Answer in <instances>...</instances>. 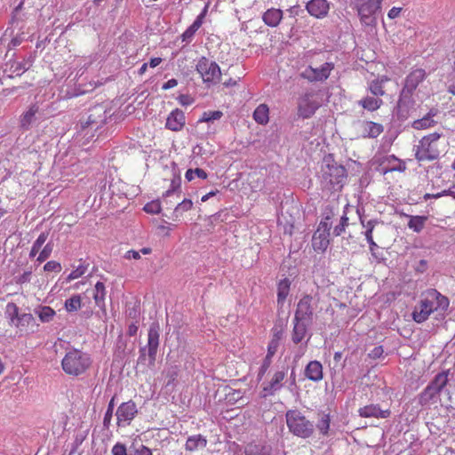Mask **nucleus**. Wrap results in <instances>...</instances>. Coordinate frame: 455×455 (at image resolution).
Returning a JSON list of instances; mask_svg holds the SVG:
<instances>
[{
    "instance_id": "obj_29",
    "label": "nucleus",
    "mask_w": 455,
    "mask_h": 455,
    "mask_svg": "<svg viewBox=\"0 0 455 455\" xmlns=\"http://www.w3.org/2000/svg\"><path fill=\"white\" fill-rule=\"evenodd\" d=\"M207 439L205 436L198 434L188 437L185 449L188 451H196L199 449H204L207 445Z\"/></svg>"
},
{
    "instance_id": "obj_64",
    "label": "nucleus",
    "mask_w": 455,
    "mask_h": 455,
    "mask_svg": "<svg viewBox=\"0 0 455 455\" xmlns=\"http://www.w3.org/2000/svg\"><path fill=\"white\" fill-rule=\"evenodd\" d=\"M401 11H402V8L393 7L392 9L389 10L387 16L389 19H392V20L395 19L396 17L399 16Z\"/></svg>"
},
{
    "instance_id": "obj_59",
    "label": "nucleus",
    "mask_w": 455,
    "mask_h": 455,
    "mask_svg": "<svg viewBox=\"0 0 455 455\" xmlns=\"http://www.w3.org/2000/svg\"><path fill=\"white\" fill-rule=\"evenodd\" d=\"M280 339L272 338L267 347V354L266 356L272 357L277 350Z\"/></svg>"
},
{
    "instance_id": "obj_15",
    "label": "nucleus",
    "mask_w": 455,
    "mask_h": 455,
    "mask_svg": "<svg viewBox=\"0 0 455 455\" xmlns=\"http://www.w3.org/2000/svg\"><path fill=\"white\" fill-rule=\"evenodd\" d=\"M333 68L334 65L331 62H325L320 68H315L308 66L299 76L309 82H323L330 76Z\"/></svg>"
},
{
    "instance_id": "obj_28",
    "label": "nucleus",
    "mask_w": 455,
    "mask_h": 455,
    "mask_svg": "<svg viewBox=\"0 0 455 455\" xmlns=\"http://www.w3.org/2000/svg\"><path fill=\"white\" fill-rule=\"evenodd\" d=\"M283 19V11L276 8L267 9L262 15L264 23L271 28H275L279 25Z\"/></svg>"
},
{
    "instance_id": "obj_25",
    "label": "nucleus",
    "mask_w": 455,
    "mask_h": 455,
    "mask_svg": "<svg viewBox=\"0 0 455 455\" xmlns=\"http://www.w3.org/2000/svg\"><path fill=\"white\" fill-rule=\"evenodd\" d=\"M385 164H387V166H382L381 168L384 174L389 172H403L406 169L404 163L394 155L386 156L382 162V165Z\"/></svg>"
},
{
    "instance_id": "obj_39",
    "label": "nucleus",
    "mask_w": 455,
    "mask_h": 455,
    "mask_svg": "<svg viewBox=\"0 0 455 455\" xmlns=\"http://www.w3.org/2000/svg\"><path fill=\"white\" fill-rule=\"evenodd\" d=\"M5 317L8 319L10 325H14L19 321L20 314L19 313L18 306L13 302H9L5 307Z\"/></svg>"
},
{
    "instance_id": "obj_45",
    "label": "nucleus",
    "mask_w": 455,
    "mask_h": 455,
    "mask_svg": "<svg viewBox=\"0 0 455 455\" xmlns=\"http://www.w3.org/2000/svg\"><path fill=\"white\" fill-rule=\"evenodd\" d=\"M36 313L43 323L51 322L55 315V311L49 306L41 307Z\"/></svg>"
},
{
    "instance_id": "obj_63",
    "label": "nucleus",
    "mask_w": 455,
    "mask_h": 455,
    "mask_svg": "<svg viewBox=\"0 0 455 455\" xmlns=\"http://www.w3.org/2000/svg\"><path fill=\"white\" fill-rule=\"evenodd\" d=\"M177 84L178 81L175 78H172L163 84L162 89L166 91L175 87Z\"/></svg>"
},
{
    "instance_id": "obj_53",
    "label": "nucleus",
    "mask_w": 455,
    "mask_h": 455,
    "mask_svg": "<svg viewBox=\"0 0 455 455\" xmlns=\"http://www.w3.org/2000/svg\"><path fill=\"white\" fill-rule=\"evenodd\" d=\"M34 320H35L34 316L31 314H29V313H23V314H20V316L19 317V321L16 322L15 326L17 328L23 327V326H28L32 322H34Z\"/></svg>"
},
{
    "instance_id": "obj_38",
    "label": "nucleus",
    "mask_w": 455,
    "mask_h": 455,
    "mask_svg": "<svg viewBox=\"0 0 455 455\" xmlns=\"http://www.w3.org/2000/svg\"><path fill=\"white\" fill-rule=\"evenodd\" d=\"M383 101L376 97L367 96L358 101V104L368 111H375L380 108Z\"/></svg>"
},
{
    "instance_id": "obj_7",
    "label": "nucleus",
    "mask_w": 455,
    "mask_h": 455,
    "mask_svg": "<svg viewBox=\"0 0 455 455\" xmlns=\"http://www.w3.org/2000/svg\"><path fill=\"white\" fill-rule=\"evenodd\" d=\"M160 326L157 323H152L148 329V344L140 348L138 363L154 366L156 360V354L159 347Z\"/></svg>"
},
{
    "instance_id": "obj_26",
    "label": "nucleus",
    "mask_w": 455,
    "mask_h": 455,
    "mask_svg": "<svg viewBox=\"0 0 455 455\" xmlns=\"http://www.w3.org/2000/svg\"><path fill=\"white\" fill-rule=\"evenodd\" d=\"M208 6L206 5L203 12L196 17L195 21L190 25L181 35L182 41L184 42H190L192 38L194 37L196 32L199 29V28L203 24V20L204 16L206 15Z\"/></svg>"
},
{
    "instance_id": "obj_18",
    "label": "nucleus",
    "mask_w": 455,
    "mask_h": 455,
    "mask_svg": "<svg viewBox=\"0 0 455 455\" xmlns=\"http://www.w3.org/2000/svg\"><path fill=\"white\" fill-rule=\"evenodd\" d=\"M358 414L363 418L387 419L391 415L389 409L382 410L379 404L371 403L361 407Z\"/></svg>"
},
{
    "instance_id": "obj_17",
    "label": "nucleus",
    "mask_w": 455,
    "mask_h": 455,
    "mask_svg": "<svg viewBox=\"0 0 455 455\" xmlns=\"http://www.w3.org/2000/svg\"><path fill=\"white\" fill-rule=\"evenodd\" d=\"M293 328L291 331V340L294 344L298 345L301 343L306 337H307L306 340V345L312 337V333L309 332V328L312 323H304L298 319L292 320Z\"/></svg>"
},
{
    "instance_id": "obj_33",
    "label": "nucleus",
    "mask_w": 455,
    "mask_h": 455,
    "mask_svg": "<svg viewBox=\"0 0 455 455\" xmlns=\"http://www.w3.org/2000/svg\"><path fill=\"white\" fill-rule=\"evenodd\" d=\"M363 137L377 138L383 132V126L371 121L363 122Z\"/></svg>"
},
{
    "instance_id": "obj_58",
    "label": "nucleus",
    "mask_w": 455,
    "mask_h": 455,
    "mask_svg": "<svg viewBox=\"0 0 455 455\" xmlns=\"http://www.w3.org/2000/svg\"><path fill=\"white\" fill-rule=\"evenodd\" d=\"M112 455H131L127 453V450L124 444L121 443H116L112 448Z\"/></svg>"
},
{
    "instance_id": "obj_43",
    "label": "nucleus",
    "mask_w": 455,
    "mask_h": 455,
    "mask_svg": "<svg viewBox=\"0 0 455 455\" xmlns=\"http://www.w3.org/2000/svg\"><path fill=\"white\" fill-rule=\"evenodd\" d=\"M287 319L278 318L275 320L274 327L272 328L273 338L282 339L286 328Z\"/></svg>"
},
{
    "instance_id": "obj_5",
    "label": "nucleus",
    "mask_w": 455,
    "mask_h": 455,
    "mask_svg": "<svg viewBox=\"0 0 455 455\" xmlns=\"http://www.w3.org/2000/svg\"><path fill=\"white\" fill-rule=\"evenodd\" d=\"M289 431L294 435L306 439L313 435L315 425L299 410H289L285 414Z\"/></svg>"
},
{
    "instance_id": "obj_16",
    "label": "nucleus",
    "mask_w": 455,
    "mask_h": 455,
    "mask_svg": "<svg viewBox=\"0 0 455 455\" xmlns=\"http://www.w3.org/2000/svg\"><path fill=\"white\" fill-rule=\"evenodd\" d=\"M137 413V406L133 401L122 403L116 412L118 427L130 425Z\"/></svg>"
},
{
    "instance_id": "obj_60",
    "label": "nucleus",
    "mask_w": 455,
    "mask_h": 455,
    "mask_svg": "<svg viewBox=\"0 0 455 455\" xmlns=\"http://www.w3.org/2000/svg\"><path fill=\"white\" fill-rule=\"evenodd\" d=\"M384 353V349L382 346L375 347L371 352L368 354V356L371 359H378L382 356Z\"/></svg>"
},
{
    "instance_id": "obj_47",
    "label": "nucleus",
    "mask_w": 455,
    "mask_h": 455,
    "mask_svg": "<svg viewBox=\"0 0 455 455\" xmlns=\"http://www.w3.org/2000/svg\"><path fill=\"white\" fill-rule=\"evenodd\" d=\"M81 307L80 295H74L65 301V308L68 312H76Z\"/></svg>"
},
{
    "instance_id": "obj_13",
    "label": "nucleus",
    "mask_w": 455,
    "mask_h": 455,
    "mask_svg": "<svg viewBox=\"0 0 455 455\" xmlns=\"http://www.w3.org/2000/svg\"><path fill=\"white\" fill-rule=\"evenodd\" d=\"M316 93L313 91L307 92L298 100V116L303 119L313 116L320 108L321 103L315 99Z\"/></svg>"
},
{
    "instance_id": "obj_22",
    "label": "nucleus",
    "mask_w": 455,
    "mask_h": 455,
    "mask_svg": "<svg viewBox=\"0 0 455 455\" xmlns=\"http://www.w3.org/2000/svg\"><path fill=\"white\" fill-rule=\"evenodd\" d=\"M39 112V106L35 103L29 106L20 117V128L27 131L36 121V114Z\"/></svg>"
},
{
    "instance_id": "obj_42",
    "label": "nucleus",
    "mask_w": 455,
    "mask_h": 455,
    "mask_svg": "<svg viewBox=\"0 0 455 455\" xmlns=\"http://www.w3.org/2000/svg\"><path fill=\"white\" fill-rule=\"evenodd\" d=\"M193 206V203L190 199H184L182 202L179 203L174 211L172 212V219L174 220H178L182 214L188 211H189Z\"/></svg>"
},
{
    "instance_id": "obj_31",
    "label": "nucleus",
    "mask_w": 455,
    "mask_h": 455,
    "mask_svg": "<svg viewBox=\"0 0 455 455\" xmlns=\"http://www.w3.org/2000/svg\"><path fill=\"white\" fill-rule=\"evenodd\" d=\"M284 377V371H276L269 384L263 388V391L266 393L265 395H273L277 390H279L282 387V381Z\"/></svg>"
},
{
    "instance_id": "obj_34",
    "label": "nucleus",
    "mask_w": 455,
    "mask_h": 455,
    "mask_svg": "<svg viewBox=\"0 0 455 455\" xmlns=\"http://www.w3.org/2000/svg\"><path fill=\"white\" fill-rule=\"evenodd\" d=\"M291 281L283 278L277 284V305L283 307L290 292Z\"/></svg>"
},
{
    "instance_id": "obj_55",
    "label": "nucleus",
    "mask_w": 455,
    "mask_h": 455,
    "mask_svg": "<svg viewBox=\"0 0 455 455\" xmlns=\"http://www.w3.org/2000/svg\"><path fill=\"white\" fill-rule=\"evenodd\" d=\"M166 378L168 379L166 386L172 385L178 377V369L176 366L169 368L165 372Z\"/></svg>"
},
{
    "instance_id": "obj_36",
    "label": "nucleus",
    "mask_w": 455,
    "mask_h": 455,
    "mask_svg": "<svg viewBox=\"0 0 455 455\" xmlns=\"http://www.w3.org/2000/svg\"><path fill=\"white\" fill-rule=\"evenodd\" d=\"M403 215L404 217L409 219L407 226L410 229L413 230L416 233H420L423 230L425 224L427 220V216H411L409 214Z\"/></svg>"
},
{
    "instance_id": "obj_12",
    "label": "nucleus",
    "mask_w": 455,
    "mask_h": 455,
    "mask_svg": "<svg viewBox=\"0 0 455 455\" xmlns=\"http://www.w3.org/2000/svg\"><path fill=\"white\" fill-rule=\"evenodd\" d=\"M317 302L310 294H305L301 297L297 304L293 319H298L304 323H314L315 309Z\"/></svg>"
},
{
    "instance_id": "obj_37",
    "label": "nucleus",
    "mask_w": 455,
    "mask_h": 455,
    "mask_svg": "<svg viewBox=\"0 0 455 455\" xmlns=\"http://www.w3.org/2000/svg\"><path fill=\"white\" fill-rule=\"evenodd\" d=\"M180 185H181V178H180V176L173 174V178L171 180V187H170V188L167 189L163 194L164 202L166 204H168V202L166 200L167 197H169V196H172L174 194H177L178 197H180V196L181 194Z\"/></svg>"
},
{
    "instance_id": "obj_62",
    "label": "nucleus",
    "mask_w": 455,
    "mask_h": 455,
    "mask_svg": "<svg viewBox=\"0 0 455 455\" xmlns=\"http://www.w3.org/2000/svg\"><path fill=\"white\" fill-rule=\"evenodd\" d=\"M135 455H152V451L145 445H140V448L135 450Z\"/></svg>"
},
{
    "instance_id": "obj_49",
    "label": "nucleus",
    "mask_w": 455,
    "mask_h": 455,
    "mask_svg": "<svg viewBox=\"0 0 455 455\" xmlns=\"http://www.w3.org/2000/svg\"><path fill=\"white\" fill-rule=\"evenodd\" d=\"M347 226L348 217L347 216V213H344L340 218L339 223L334 227L332 234L335 236H339L342 233L345 232Z\"/></svg>"
},
{
    "instance_id": "obj_40",
    "label": "nucleus",
    "mask_w": 455,
    "mask_h": 455,
    "mask_svg": "<svg viewBox=\"0 0 455 455\" xmlns=\"http://www.w3.org/2000/svg\"><path fill=\"white\" fill-rule=\"evenodd\" d=\"M105 297H106V288L103 283L97 282L95 284V290L93 293V299L95 301V304L100 307H105Z\"/></svg>"
},
{
    "instance_id": "obj_27",
    "label": "nucleus",
    "mask_w": 455,
    "mask_h": 455,
    "mask_svg": "<svg viewBox=\"0 0 455 455\" xmlns=\"http://www.w3.org/2000/svg\"><path fill=\"white\" fill-rule=\"evenodd\" d=\"M244 455H272L270 445L261 443H250L244 447Z\"/></svg>"
},
{
    "instance_id": "obj_44",
    "label": "nucleus",
    "mask_w": 455,
    "mask_h": 455,
    "mask_svg": "<svg viewBox=\"0 0 455 455\" xmlns=\"http://www.w3.org/2000/svg\"><path fill=\"white\" fill-rule=\"evenodd\" d=\"M49 235L48 232H42L37 239L34 242L32 248L29 252V257L34 258L44 245Z\"/></svg>"
},
{
    "instance_id": "obj_61",
    "label": "nucleus",
    "mask_w": 455,
    "mask_h": 455,
    "mask_svg": "<svg viewBox=\"0 0 455 455\" xmlns=\"http://www.w3.org/2000/svg\"><path fill=\"white\" fill-rule=\"evenodd\" d=\"M31 272L26 271L17 278V283H25L30 281Z\"/></svg>"
},
{
    "instance_id": "obj_2",
    "label": "nucleus",
    "mask_w": 455,
    "mask_h": 455,
    "mask_svg": "<svg viewBox=\"0 0 455 455\" xmlns=\"http://www.w3.org/2000/svg\"><path fill=\"white\" fill-rule=\"evenodd\" d=\"M321 183L328 190H340L347 179V170L334 161L331 155L325 156L321 167Z\"/></svg>"
},
{
    "instance_id": "obj_3",
    "label": "nucleus",
    "mask_w": 455,
    "mask_h": 455,
    "mask_svg": "<svg viewBox=\"0 0 455 455\" xmlns=\"http://www.w3.org/2000/svg\"><path fill=\"white\" fill-rule=\"evenodd\" d=\"M450 370L438 372L419 394L418 403L423 408H429L441 401V394L449 383Z\"/></svg>"
},
{
    "instance_id": "obj_1",
    "label": "nucleus",
    "mask_w": 455,
    "mask_h": 455,
    "mask_svg": "<svg viewBox=\"0 0 455 455\" xmlns=\"http://www.w3.org/2000/svg\"><path fill=\"white\" fill-rule=\"evenodd\" d=\"M450 301L435 289H429L422 293L419 303L415 306L412 319L418 323L425 322L435 311L444 312L449 307Z\"/></svg>"
},
{
    "instance_id": "obj_41",
    "label": "nucleus",
    "mask_w": 455,
    "mask_h": 455,
    "mask_svg": "<svg viewBox=\"0 0 455 455\" xmlns=\"http://www.w3.org/2000/svg\"><path fill=\"white\" fill-rule=\"evenodd\" d=\"M268 107L266 104H260L253 112L254 120L259 124H265L268 122Z\"/></svg>"
},
{
    "instance_id": "obj_56",
    "label": "nucleus",
    "mask_w": 455,
    "mask_h": 455,
    "mask_svg": "<svg viewBox=\"0 0 455 455\" xmlns=\"http://www.w3.org/2000/svg\"><path fill=\"white\" fill-rule=\"evenodd\" d=\"M44 270L46 272H60L61 271V265L60 262H57L55 260L48 261L44 266Z\"/></svg>"
},
{
    "instance_id": "obj_9",
    "label": "nucleus",
    "mask_w": 455,
    "mask_h": 455,
    "mask_svg": "<svg viewBox=\"0 0 455 455\" xmlns=\"http://www.w3.org/2000/svg\"><path fill=\"white\" fill-rule=\"evenodd\" d=\"M196 71L201 75L206 84H216L221 80V70L215 61H211L206 57H201L196 66Z\"/></svg>"
},
{
    "instance_id": "obj_32",
    "label": "nucleus",
    "mask_w": 455,
    "mask_h": 455,
    "mask_svg": "<svg viewBox=\"0 0 455 455\" xmlns=\"http://www.w3.org/2000/svg\"><path fill=\"white\" fill-rule=\"evenodd\" d=\"M331 424V416L330 413H326L325 411H318L317 412V423L315 427L318 429L319 433L323 436H327L329 435Z\"/></svg>"
},
{
    "instance_id": "obj_48",
    "label": "nucleus",
    "mask_w": 455,
    "mask_h": 455,
    "mask_svg": "<svg viewBox=\"0 0 455 455\" xmlns=\"http://www.w3.org/2000/svg\"><path fill=\"white\" fill-rule=\"evenodd\" d=\"M369 90L376 98L384 95L383 80L375 79L371 81L369 85Z\"/></svg>"
},
{
    "instance_id": "obj_35",
    "label": "nucleus",
    "mask_w": 455,
    "mask_h": 455,
    "mask_svg": "<svg viewBox=\"0 0 455 455\" xmlns=\"http://www.w3.org/2000/svg\"><path fill=\"white\" fill-rule=\"evenodd\" d=\"M360 222L363 225V227L366 228L364 235L370 245V250H376V248H378V245L373 240L372 232L375 225L378 224L379 221L377 220H371L365 224L364 220L362 217H360Z\"/></svg>"
},
{
    "instance_id": "obj_24",
    "label": "nucleus",
    "mask_w": 455,
    "mask_h": 455,
    "mask_svg": "<svg viewBox=\"0 0 455 455\" xmlns=\"http://www.w3.org/2000/svg\"><path fill=\"white\" fill-rule=\"evenodd\" d=\"M437 114V109L431 108L428 113L423 116L421 118H418L411 123V127L415 130H425L433 127L436 122L433 117Z\"/></svg>"
},
{
    "instance_id": "obj_11",
    "label": "nucleus",
    "mask_w": 455,
    "mask_h": 455,
    "mask_svg": "<svg viewBox=\"0 0 455 455\" xmlns=\"http://www.w3.org/2000/svg\"><path fill=\"white\" fill-rule=\"evenodd\" d=\"M107 110L103 105H96L91 108L87 113L86 117L83 116L80 120L81 131L86 129L97 131L107 121Z\"/></svg>"
},
{
    "instance_id": "obj_4",
    "label": "nucleus",
    "mask_w": 455,
    "mask_h": 455,
    "mask_svg": "<svg viewBox=\"0 0 455 455\" xmlns=\"http://www.w3.org/2000/svg\"><path fill=\"white\" fill-rule=\"evenodd\" d=\"M91 364L92 359L90 355L76 348L67 352L61 361L62 370L66 374L71 376L84 374Z\"/></svg>"
},
{
    "instance_id": "obj_20",
    "label": "nucleus",
    "mask_w": 455,
    "mask_h": 455,
    "mask_svg": "<svg viewBox=\"0 0 455 455\" xmlns=\"http://www.w3.org/2000/svg\"><path fill=\"white\" fill-rule=\"evenodd\" d=\"M306 8L310 15L321 19L328 14L329 3L327 0H310Z\"/></svg>"
},
{
    "instance_id": "obj_46",
    "label": "nucleus",
    "mask_w": 455,
    "mask_h": 455,
    "mask_svg": "<svg viewBox=\"0 0 455 455\" xmlns=\"http://www.w3.org/2000/svg\"><path fill=\"white\" fill-rule=\"evenodd\" d=\"M223 116V113L220 110L205 111L199 118L198 123H211L219 120Z\"/></svg>"
},
{
    "instance_id": "obj_10",
    "label": "nucleus",
    "mask_w": 455,
    "mask_h": 455,
    "mask_svg": "<svg viewBox=\"0 0 455 455\" xmlns=\"http://www.w3.org/2000/svg\"><path fill=\"white\" fill-rule=\"evenodd\" d=\"M416 95L400 91L395 107V115L399 121H406L409 117L416 116Z\"/></svg>"
},
{
    "instance_id": "obj_8",
    "label": "nucleus",
    "mask_w": 455,
    "mask_h": 455,
    "mask_svg": "<svg viewBox=\"0 0 455 455\" xmlns=\"http://www.w3.org/2000/svg\"><path fill=\"white\" fill-rule=\"evenodd\" d=\"M382 0H362L356 4L361 23L368 27L377 26V16L381 12Z\"/></svg>"
},
{
    "instance_id": "obj_57",
    "label": "nucleus",
    "mask_w": 455,
    "mask_h": 455,
    "mask_svg": "<svg viewBox=\"0 0 455 455\" xmlns=\"http://www.w3.org/2000/svg\"><path fill=\"white\" fill-rule=\"evenodd\" d=\"M271 362H272V357L266 356L264 358L263 363L259 371V374H258L259 379H261L264 376V374L267 372V371L270 367Z\"/></svg>"
},
{
    "instance_id": "obj_21",
    "label": "nucleus",
    "mask_w": 455,
    "mask_h": 455,
    "mask_svg": "<svg viewBox=\"0 0 455 455\" xmlns=\"http://www.w3.org/2000/svg\"><path fill=\"white\" fill-rule=\"evenodd\" d=\"M330 230L325 232L321 231V228H317L312 237V246L315 251L324 252L330 244Z\"/></svg>"
},
{
    "instance_id": "obj_30",
    "label": "nucleus",
    "mask_w": 455,
    "mask_h": 455,
    "mask_svg": "<svg viewBox=\"0 0 455 455\" xmlns=\"http://www.w3.org/2000/svg\"><path fill=\"white\" fill-rule=\"evenodd\" d=\"M335 216L333 206L328 204L326 205L322 212V220L317 227V228H321V231L325 232V230H330L331 228L332 221L331 220Z\"/></svg>"
},
{
    "instance_id": "obj_19",
    "label": "nucleus",
    "mask_w": 455,
    "mask_h": 455,
    "mask_svg": "<svg viewBox=\"0 0 455 455\" xmlns=\"http://www.w3.org/2000/svg\"><path fill=\"white\" fill-rule=\"evenodd\" d=\"M186 123V117L184 112L180 108L172 110L165 123V127L173 132H180L183 129Z\"/></svg>"
},
{
    "instance_id": "obj_50",
    "label": "nucleus",
    "mask_w": 455,
    "mask_h": 455,
    "mask_svg": "<svg viewBox=\"0 0 455 455\" xmlns=\"http://www.w3.org/2000/svg\"><path fill=\"white\" fill-rule=\"evenodd\" d=\"M114 402H115V397H112V399L108 403L107 411L105 412V416H104V419H103V426H104L105 428H108L109 427V425H110V422H111V419H112V416H113L114 407H115V403Z\"/></svg>"
},
{
    "instance_id": "obj_23",
    "label": "nucleus",
    "mask_w": 455,
    "mask_h": 455,
    "mask_svg": "<svg viewBox=\"0 0 455 455\" xmlns=\"http://www.w3.org/2000/svg\"><path fill=\"white\" fill-rule=\"evenodd\" d=\"M304 374L306 378L308 379L318 382L323 379V365L319 361L314 360L310 361L304 371Z\"/></svg>"
},
{
    "instance_id": "obj_6",
    "label": "nucleus",
    "mask_w": 455,
    "mask_h": 455,
    "mask_svg": "<svg viewBox=\"0 0 455 455\" xmlns=\"http://www.w3.org/2000/svg\"><path fill=\"white\" fill-rule=\"evenodd\" d=\"M441 136L442 134L438 132L424 136L413 148L415 158L419 162H430L438 159L441 152L437 148V141Z\"/></svg>"
},
{
    "instance_id": "obj_54",
    "label": "nucleus",
    "mask_w": 455,
    "mask_h": 455,
    "mask_svg": "<svg viewBox=\"0 0 455 455\" xmlns=\"http://www.w3.org/2000/svg\"><path fill=\"white\" fill-rule=\"evenodd\" d=\"M87 270V266L79 265L75 270H73L67 277V281L70 282L80 276H82Z\"/></svg>"
},
{
    "instance_id": "obj_52",
    "label": "nucleus",
    "mask_w": 455,
    "mask_h": 455,
    "mask_svg": "<svg viewBox=\"0 0 455 455\" xmlns=\"http://www.w3.org/2000/svg\"><path fill=\"white\" fill-rule=\"evenodd\" d=\"M144 211L148 213L156 214L161 211V203L159 200L151 201L145 204Z\"/></svg>"
},
{
    "instance_id": "obj_51",
    "label": "nucleus",
    "mask_w": 455,
    "mask_h": 455,
    "mask_svg": "<svg viewBox=\"0 0 455 455\" xmlns=\"http://www.w3.org/2000/svg\"><path fill=\"white\" fill-rule=\"evenodd\" d=\"M53 250V243L52 242L47 243L37 257V261L42 263L45 261L50 256Z\"/></svg>"
},
{
    "instance_id": "obj_14",
    "label": "nucleus",
    "mask_w": 455,
    "mask_h": 455,
    "mask_svg": "<svg viewBox=\"0 0 455 455\" xmlns=\"http://www.w3.org/2000/svg\"><path fill=\"white\" fill-rule=\"evenodd\" d=\"M427 74L424 68H413L404 78L401 91L412 95H418L419 86L427 79Z\"/></svg>"
}]
</instances>
